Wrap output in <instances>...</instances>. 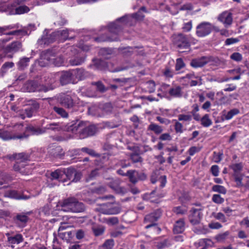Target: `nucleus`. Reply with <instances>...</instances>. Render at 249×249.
<instances>
[{
    "instance_id": "9d476101",
    "label": "nucleus",
    "mask_w": 249,
    "mask_h": 249,
    "mask_svg": "<svg viewBox=\"0 0 249 249\" xmlns=\"http://www.w3.org/2000/svg\"><path fill=\"white\" fill-rule=\"evenodd\" d=\"M217 19L218 21L223 24L225 28H228L232 23V14L229 11H225L220 14Z\"/></svg>"
},
{
    "instance_id": "3c124183",
    "label": "nucleus",
    "mask_w": 249,
    "mask_h": 249,
    "mask_svg": "<svg viewBox=\"0 0 249 249\" xmlns=\"http://www.w3.org/2000/svg\"><path fill=\"white\" fill-rule=\"evenodd\" d=\"M173 211L178 214H183L187 212V209L185 206H178L175 207Z\"/></svg>"
},
{
    "instance_id": "49530a36",
    "label": "nucleus",
    "mask_w": 249,
    "mask_h": 249,
    "mask_svg": "<svg viewBox=\"0 0 249 249\" xmlns=\"http://www.w3.org/2000/svg\"><path fill=\"white\" fill-rule=\"evenodd\" d=\"M213 215L214 218L220 220L222 222L225 223L227 221L225 215L222 213H213Z\"/></svg>"
},
{
    "instance_id": "473e14b6",
    "label": "nucleus",
    "mask_w": 249,
    "mask_h": 249,
    "mask_svg": "<svg viewBox=\"0 0 249 249\" xmlns=\"http://www.w3.org/2000/svg\"><path fill=\"white\" fill-rule=\"evenodd\" d=\"M29 61L30 58L28 57H23L22 58H21L18 63V69H24L26 67L28 66Z\"/></svg>"
},
{
    "instance_id": "13d9d810",
    "label": "nucleus",
    "mask_w": 249,
    "mask_h": 249,
    "mask_svg": "<svg viewBox=\"0 0 249 249\" xmlns=\"http://www.w3.org/2000/svg\"><path fill=\"white\" fill-rule=\"evenodd\" d=\"M146 87L150 93H152L155 90L156 84L153 81H150L146 83Z\"/></svg>"
},
{
    "instance_id": "ddd939ff",
    "label": "nucleus",
    "mask_w": 249,
    "mask_h": 249,
    "mask_svg": "<svg viewBox=\"0 0 249 249\" xmlns=\"http://www.w3.org/2000/svg\"><path fill=\"white\" fill-rule=\"evenodd\" d=\"M56 77L59 79L60 82L62 85H65L70 83L73 78L71 71H62L55 74Z\"/></svg>"
},
{
    "instance_id": "f704fd0d",
    "label": "nucleus",
    "mask_w": 249,
    "mask_h": 249,
    "mask_svg": "<svg viewBox=\"0 0 249 249\" xmlns=\"http://www.w3.org/2000/svg\"><path fill=\"white\" fill-rule=\"evenodd\" d=\"M105 30H106V32H105V34H104L102 36H100L99 37H94L93 38L94 41H95V42H98V43H101V42H103L107 41L108 38V35H107L108 29V28H106Z\"/></svg>"
},
{
    "instance_id": "2eb2a0df",
    "label": "nucleus",
    "mask_w": 249,
    "mask_h": 249,
    "mask_svg": "<svg viewBox=\"0 0 249 249\" xmlns=\"http://www.w3.org/2000/svg\"><path fill=\"white\" fill-rule=\"evenodd\" d=\"M202 216L200 209L193 208L190 211L189 219L193 225H196L199 223Z\"/></svg>"
},
{
    "instance_id": "393cba45",
    "label": "nucleus",
    "mask_w": 249,
    "mask_h": 249,
    "mask_svg": "<svg viewBox=\"0 0 249 249\" xmlns=\"http://www.w3.org/2000/svg\"><path fill=\"white\" fill-rule=\"evenodd\" d=\"M239 113V110L237 108H233L228 112L224 110L222 112V117L226 120L231 119L234 116L237 115Z\"/></svg>"
},
{
    "instance_id": "7ed1b4c3",
    "label": "nucleus",
    "mask_w": 249,
    "mask_h": 249,
    "mask_svg": "<svg viewBox=\"0 0 249 249\" xmlns=\"http://www.w3.org/2000/svg\"><path fill=\"white\" fill-rule=\"evenodd\" d=\"M61 210L65 212H71L73 213H80L84 209V205L78 202L74 198H70L65 199L61 205Z\"/></svg>"
},
{
    "instance_id": "f3484780",
    "label": "nucleus",
    "mask_w": 249,
    "mask_h": 249,
    "mask_svg": "<svg viewBox=\"0 0 249 249\" xmlns=\"http://www.w3.org/2000/svg\"><path fill=\"white\" fill-rule=\"evenodd\" d=\"M83 129L80 134V139H84L89 136L94 135L96 131L97 128L94 125H87V124L83 122Z\"/></svg>"
},
{
    "instance_id": "7c9ffc66",
    "label": "nucleus",
    "mask_w": 249,
    "mask_h": 249,
    "mask_svg": "<svg viewBox=\"0 0 249 249\" xmlns=\"http://www.w3.org/2000/svg\"><path fill=\"white\" fill-rule=\"evenodd\" d=\"M30 11V9L28 7L25 5H21L18 7H17L14 11H12L10 14H23L24 13H28Z\"/></svg>"
},
{
    "instance_id": "603ef678",
    "label": "nucleus",
    "mask_w": 249,
    "mask_h": 249,
    "mask_svg": "<svg viewBox=\"0 0 249 249\" xmlns=\"http://www.w3.org/2000/svg\"><path fill=\"white\" fill-rule=\"evenodd\" d=\"M92 85L96 86L97 90L101 92H103L107 89L105 87L104 84L101 81L93 82L92 83Z\"/></svg>"
},
{
    "instance_id": "c9c22d12",
    "label": "nucleus",
    "mask_w": 249,
    "mask_h": 249,
    "mask_svg": "<svg viewBox=\"0 0 249 249\" xmlns=\"http://www.w3.org/2000/svg\"><path fill=\"white\" fill-rule=\"evenodd\" d=\"M28 218L25 214H18L16 216V220L17 223H21L22 225H24L27 222Z\"/></svg>"
},
{
    "instance_id": "de8ad7c7",
    "label": "nucleus",
    "mask_w": 249,
    "mask_h": 249,
    "mask_svg": "<svg viewBox=\"0 0 249 249\" xmlns=\"http://www.w3.org/2000/svg\"><path fill=\"white\" fill-rule=\"evenodd\" d=\"M111 188L117 194L123 195L127 192L126 189L120 186H117L115 187H111Z\"/></svg>"
},
{
    "instance_id": "052dcab7",
    "label": "nucleus",
    "mask_w": 249,
    "mask_h": 249,
    "mask_svg": "<svg viewBox=\"0 0 249 249\" xmlns=\"http://www.w3.org/2000/svg\"><path fill=\"white\" fill-rule=\"evenodd\" d=\"M81 151L84 152H86L89 155L93 156L96 157L98 156V154H96L95 152L91 149L88 148L87 147H83L81 149Z\"/></svg>"
},
{
    "instance_id": "ea45409f",
    "label": "nucleus",
    "mask_w": 249,
    "mask_h": 249,
    "mask_svg": "<svg viewBox=\"0 0 249 249\" xmlns=\"http://www.w3.org/2000/svg\"><path fill=\"white\" fill-rule=\"evenodd\" d=\"M51 175L52 179L59 180L62 178L64 175V172L60 170L57 169L52 172Z\"/></svg>"
},
{
    "instance_id": "4d7b16f0",
    "label": "nucleus",
    "mask_w": 249,
    "mask_h": 249,
    "mask_svg": "<svg viewBox=\"0 0 249 249\" xmlns=\"http://www.w3.org/2000/svg\"><path fill=\"white\" fill-rule=\"evenodd\" d=\"M185 66V65L183 60L180 58H178L176 60V64L175 67L176 71H178L180 70L181 69L184 68Z\"/></svg>"
},
{
    "instance_id": "c756f323",
    "label": "nucleus",
    "mask_w": 249,
    "mask_h": 249,
    "mask_svg": "<svg viewBox=\"0 0 249 249\" xmlns=\"http://www.w3.org/2000/svg\"><path fill=\"white\" fill-rule=\"evenodd\" d=\"M92 231L95 236L102 235L105 230L103 226L95 225L92 227Z\"/></svg>"
},
{
    "instance_id": "72a5a7b5",
    "label": "nucleus",
    "mask_w": 249,
    "mask_h": 249,
    "mask_svg": "<svg viewBox=\"0 0 249 249\" xmlns=\"http://www.w3.org/2000/svg\"><path fill=\"white\" fill-rule=\"evenodd\" d=\"M148 129L153 131L156 134H159L163 131L161 126L153 123L151 124L148 126Z\"/></svg>"
},
{
    "instance_id": "a19ab883",
    "label": "nucleus",
    "mask_w": 249,
    "mask_h": 249,
    "mask_svg": "<svg viewBox=\"0 0 249 249\" xmlns=\"http://www.w3.org/2000/svg\"><path fill=\"white\" fill-rule=\"evenodd\" d=\"M233 176L234 178V181L236 182V186L239 188L243 187L244 183L242 182V180H243L244 178H243L242 176L238 174H233Z\"/></svg>"
},
{
    "instance_id": "e433bc0d",
    "label": "nucleus",
    "mask_w": 249,
    "mask_h": 249,
    "mask_svg": "<svg viewBox=\"0 0 249 249\" xmlns=\"http://www.w3.org/2000/svg\"><path fill=\"white\" fill-rule=\"evenodd\" d=\"M121 211V207L118 203L110 205V214H116Z\"/></svg>"
},
{
    "instance_id": "f8f14e48",
    "label": "nucleus",
    "mask_w": 249,
    "mask_h": 249,
    "mask_svg": "<svg viewBox=\"0 0 249 249\" xmlns=\"http://www.w3.org/2000/svg\"><path fill=\"white\" fill-rule=\"evenodd\" d=\"M126 176H127L129 181L134 184L137 182L139 180H144L146 178V175L143 173H140L134 170L127 171Z\"/></svg>"
},
{
    "instance_id": "a211bd4d",
    "label": "nucleus",
    "mask_w": 249,
    "mask_h": 249,
    "mask_svg": "<svg viewBox=\"0 0 249 249\" xmlns=\"http://www.w3.org/2000/svg\"><path fill=\"white\" fill-rule=\"evenodd\" d=\"M51 55V52L48 51L45 54L44 59H47L49 62L53 63L55 66L59 67L62 65L64 62V58L61 56H58L56 58L54 56Z\"/></svg>"
},
{
    "instance_id": "bf43d9fd",
    "label": "nucleus",
    "mask_w": 249,
    "mask_h": 249,
    "mask_svg": "<svg viewBox=\"0 0 249 249\" xmlns=\"http://www.w3.org/2000/svg\"><path fill=\"white\" fill-rule=\"evenodd\" d=\"M213 201L217 204L222 203L224 199L219 195L214 194L212 197Z\"/></svg>"
},
{
    "instance_id": "c85d7f7f",
    "label": "nucleus",
    "mask_w": 249,
    "mask_h": 249,
    "mask_svg": "<svg viewBox=\"0 0 249 249\" xmlns=\"http://www.w3.org/2000/svg\"><path fill=\"white\" fill-rule=\"evenodd\" d=\"M23 241V236L20 234H17L14 236H8V241L11 244H18Z\"/></svg>"
},
{
    "instance_id": "774afa93",
    "label": "nucleus",
    "mask_w": 249,
    "mask_h": 249,
    "mask_svg": "<svg viewBox=\"0 0 249 249\" xmlns=\"http://www.w3.org/2000/svg\"><path fill=\"white\" fill-rule=\"evenodd\" d=\"M131 159L133 162H141L142 159L139 154H133L131 156Z\"/></svg>"
},
{
    "instance_id": "9b49d317",
    "label": "nucleus",
    "mask_w": 249,
    "mask_h": 249,
    "mask_svg": "<svg viewBox=\"0 0 249 249\" xmlns=\"http://www.w3.org/2000/svg\"><path fill=\"white\" fill-rule=\"evenodd\" d=\"M74 55L73 58L69 60L71 65L77 66L82 64L85 61V58L80 54L78 53L77 49L74 47H70L69 49Z\"/></svg>"
},
{
    "instance_id": "bb28decb",
    "label": "nucleus",
    "mask_w": 249,
    "mask_h": 249,
    "mask_svg": "<svg viewBox=\"0 0 249 249\" xmlns=\"http://www.w3.org/2000/svg\"><path fill=\"white\" fill-rule=\"evenodd\" d=\"M169 94L172 97L180 98L182 97L183 94L182 88L178 86L172 88L169 90Z\"/></svg>"
},
{
    "instance_id": "864d4df0",
    "label": "nucleus",
    "mask_w": 249,
    "mask_h": 249,
    "mask_svg": "<svg viewBox=\"0 0 249 249\" xmlns=\"http://www.w3.org/2000/svg\"><path fill=\"white\" fill-rule=\"evenodd\" d=\"M202 79L199 76H196V77H194V79H192L190 85L191 86H196V85H202Z\"/></svg>"
},
{
    "instance_id": "b1692460",
    "label": "nucleus",
    "mask_w": 249,
    "mask_h": 249,
    "mask_svg": "<svg viewBox=\"0 0 249 249\" xmlns=\"http://www.w3.org/2000/svg\"><path fill=\"white\" fill-rule=\"evenodd\" d=\"M73 77L78 80H83L88 76V72L83 69H76L71 71Z\"/></svg>"
},
{
    "instance_id": "4468645a",
    "label": "nucleus",
    "mask_w": 249,
    "mask_h": 249,
    "mask_svg": "<svg viewBox=\"0 0 249 249\" xmlns=\"http://www.w3.org/2000/svg\"><path fill=\"white\" fill-rule=\"evenodd\" d=\"M22 89L24 91L27 92H35L36 91L43 90L45 92L47 91L49 89L46 87H44L43 89L38 86L36 82L28 81L26 82L22 87Z\"/></svg>"
},
{
    "instance_id": "a18cd8bd",
    "label": "nucleus",
    "mask_w": 249,
    "mask_h": 249,
    "mask_svg": "<svg viewBox=\"0 0 249 249\" xmlns=\"http://www.w3.org/2000/svg\"><path fill=\"white\" fill-rule=\"evenodd\" d=\"M230 168L233 170V174H238V173L242 170L243 165L241 163H234L231 165Z\"/></svg>"
},
{
    "instance_id": "a878e982",
    "label": "nucleus",
    "mask_w": 249,
    "mask_h": 249,
    "mask_svg": "<svg viewBox=\"0 0 249 249\" xmlns=\"http://www.w3.org/2000/svg\"><path fill=\"white\" fill-rule=\"evenodd\" d=\"M177 46L180 48H187L190 46L189 42L185 36L179 35L178 36Z\"/></svg>"
},
{
    "instance_id": "1a4fd4ad",
    "label": "nucleus",
    "mask_w": 249,
    "mask_h": 249,
    "mask_svg": "<svg viewBox=\"0 0 249 249\" xmlns=\"http://www.w3.org/2000/svg\"><path fill=\"white\" fill-rule=\"evenodd\" d=\"M83 122L72 121L67 124H65L64 131L71 132L75 134H78L80 139V134L83 129Z\"/></svg>"
},
{
    "instance_id": "4be33fe9",
    "label": "nucleus",
    "mask_w": 249,
    "mask_h": 249,
    "mask_svg": "<svg viewBox=\"0 0 249 249\" xmlns=\"http://www.w3.org/2000/svg\"><path fill=\"white\" fill-rule=\"evenodd\" d=\"M160 217V214L159 213L156 212L153 213L149 214L146 215L144 218V220L146 222H150L152 223H154L156 221L158 218ZM156 225L154 223H152L148 225H147L145 228L146 229H148L151 227H155Z\"/></svg>"
},
{
    "instance_id": "f257e3e1",
    "label": "nucleus",
    "mask_w": 249,
    "mask_h": 249,
    "mask_svg": "<svg viewBox=\"0 0 249 249\" xmlns=\"http://www.w3.org/2000/svg\"><path fill=\"white\" fill-rule=\"evenodd\" d=\"M10 160H15L16 162L13 166L14 170L16 172H18L22 175H27L29 171L26 170L25 167L27 165V161L30 160V155L26 153H20L18 154H14L9 157Z\"/></svg>"
},
{
    "instance_id": "58836bf2",
    "label": "nucleus",
    "mask_w": 249,
    "mask_h": 249,
    "mask_svg": "<svg viewBox=\"0 0 249 249\" xmlns=\"http://www.w3.org/2000/svg\"><path fill=\"white\" fill-rule=\"evenodd\" d=\"M14 63L12 62H7L4 63L1 68V72L2 73H5L9 69L12 68L14 66Z\"/></svg>"
},
{
    "instance_id": "cd10ccee",
    "label": "nucleus",
    "mask_w": 249,
    "mask_h": 249,
    "mask_svg": "<svg viewBox=\"0 0 249 249\" xmlns=\"http://www.w3.org/2000/svg\"><path fill=\"white\" fill-rule=\"evenodd\" d=\"M185 229V223L183 219L178 220L175 224L173 231L175 233L182 232Z\"/></svg>"
},
{
    "instance_id": "09e8293b",
    "label": "nucleus",
    "mask_w": 249,
    "mask_h": 249,
    "mask_svg": "<svg viewBox=\"0 0 249 249\" xmlns=\"http://www.w3.org/2000/svg\"><path fill=\"white\" fill-rule=\"evenodd\" d=\"M192 115L190 114H181L178 115V119L180 121L189 122L192 120Z\"/></svg>"
},
{
    "instance_id": "6e6552de",
    "label": "nucleus",
    "mask_w": 249,
    "mask_h": 249,
    "mask_svg": "<svg viewBox=\"0 0 249 249\" xmlns=\"http://www.w3.org/2000/svg\"><path fill=\"white\" fill-rule=\"evenodd\" d=\"M213 24L209 22H202L196 27V34L198 37L206 36L213 31Z\"/></svg>"
},
{
    "instance_id": "20e7f679",
    "label": "nucleus",
    "mask_w": 249,
    "mask_h": 249,
    "mask_svg": "<svg viewBox=\"0 0 249 249\" xmlns=\"http://www.w3.org/2000/svg\"><path fill=\"white\" fill-rule=\"evenodd\" d=\"M100 58L94 60V67L100 71H104L107 68L109 58V51L107 49H102L99 52Z\"/></svg>"
},
{
    "instance_id": "4c0bfd02",
    "label": "nucleus",
    "mask_w": 249,
    "mask_h": 249,
    "mask_svg": "<svg viewBox=\"0 0 249 249\" xmlns=\"http://www.w3.org/2000/svg\"><path fill=\"white\" fill-rule=\"evenodd\" d=\"M53 110L58 115H59L61 117L68 118V113L63 108L54 107H53Z\"/></svg>"
},
{
    "instance_id": "79ce46f5",
    "label": "nucleus",
    "mask_w": 249,
    "mask_h": 249,
    "mask_svg": "<svg viewBox=\"0 0 249 249\" xmlns=\"http://www.w3.org/2000/svg\"><path fill=\"white\" fill-rule=\"evenodd\" d=\"M99 212L103 214H108L109 212V207L107 203L101 204L97 208Z\"/></svg>"
},
{
    "instance_id": "6e6d98bb",
    "label": "nucleus",
    "mask_w": 249,
    "mask_h": 249,
    "mask_svg": "<svg viewBox=\"0 0 249 249\" xmlns=\"http://www.w3.org/2000/svg\"><path fill=\"white\" fill-rule=\"evenodd\" d=\"M40 213L42 214L45 216L50 215L51 213V210L49 205L47 204L42 208V209L40 210Z\"/></svg>"
},
{
    "instance_id": "f03ea898",
    "label": "nucleus",
    "mask_w": 249,
    "mask_h": 249,
    "mask_svg": "<svg viewBox=\"0 0 249 249\" xmlns=\"http://www.w3.org/2000/svg\"><path fill=\"white\" fill-rule=\"evenodd\" d=\"M65 124L62 123H51L46 124V125L42 128H36L34 126H29L26 128L28 131H31L34 135H39L44 133L47 130H51L53 132H59L60 131H64Z\"/></svg>"
},
{
    "instance_id": "c03bdc74",
    "label": "nucleus",
    "mask_w": 249,
    "mask_h": 249,
    "mask_svg": "<svg viewBox=\"0 0 249 249\" xmlns=\"http://www.w3.org/2000/svg\"><path fill=\"white\" fill-rule=\"evenodd\" d=\"M212 190L213 192H218L222 194H225L227 192L226 188L224 186L219 185H213Z\"/></svg>"
},
{
    "instance_id": "37998d69",
    "label": "nucleus",
    "mask_w": 249,
    "mask_h": 249,
    "mask_svg": "<svg viewBox=\"0 0 249 249\" xmlns=\"http://www.w3.org/2000/svg\"><path fill=\"white\" fill-rule=\"evenodd\" d=\"M230 234V232L226 231L224 233L218 234L215 237V239L219 242H224Z\"/></svg>"
},
{
    "instance_id": "5fc2aeb1",
    "label": "nucleus",
    "mask_w": 249,
    "mask_h": 249,
    "mask_svg": "<svg viewBox=\"0 0 249 249\" xmlns=\"http://www.w3.org/2000/svg\"><path fill=\"white\" fill-rule=\"evenodd\" d=\"M76 170L73 168H68L66 171H63L64 174H65L66 176L69 179H72L74 174Z\"/></svg>"
},
{
    "instance_id": "2f4dec72",
    "label": "nucleus",
    "mask_w": 249,
    "mask_h": 249,
    "mask_svg": "<svg viewBox=\"0 0 249 249\" xmlns=\"http://www.w3.org/2000/svg\"><path fill=\"white\" fill-rule=\"evenodd\" d=\"M200 121L201 124L204 127H209L212 124V121L210 119L208 114H205L204 116H203V117L201 118Z\"/></svg>"
},
{
    "instance_id": "8fccbe9b",
    "label": "nucleus",
    "mask_w": 249,
    "mask_h": 249,
    "mask_svg": "<svg viewBox=\"0 0 249 249\" xmlns=\"http://www.w3.org/2000/svg\"><path fill=\"white\" fill-rule=\"evenodd\" d=\"M75 234V231H67L64 232H61L59 233V236L62 238H66L69 239L71 238Z\"/></svg>"
},
{
    "instance_id": "5701e85b",
    "label": "nucleus",
    "mask_w": 249,
    "mask_h": 249,
    "mask_svg": "<svg viewBox=\"0 0 249 249\" xmlns=\"http://www.w3.org/2000/svg\"><path fill=\"white\" fill-rule=\"evenodd\" d=\"M210 61V59L207 57H202L200 58L192 60L191 65L194 68L201 67Z\"/></svg>"
},
{
    "instance_id": "aec40b11",
    "label": "nucleus",
    "mask_w": 249,
    "mask_h": 249,
    "mask_svg": "<svg viewBox=\"0 0 249 249\" xmlns=\"http://www.w3.org/2000/svg\"><path fill=\"white\" fill-rule=\"evenodd\" d=\"M39 108V105L35 104L33 107H28L24 110L20 111L18 113V116L22 119H24L26 117L30 118L33 116L35 109Z\"/></svg>"
},
{
    "instance_id": "338daca9",
    "label": "nucleus",
    "mask_w": 249,
    "mask_h": 249,
    "mask_svg": "<svg viewBox=\"0 0 249 249\" xmlns=\"http://www.w3.org/2000/svg\"><path fill=\"white\" fill-rule=\"evenodd\" d=\"M211 171L212 175L214 177H217L219 175V167L217 165H213L211 168Z\"/></svg>"
},
{
    "instance_id": "0e129e2a",
    "label": "nucleus",
    "mask_w": 249,
    "mask_h": 249,
    "mask_svg": "<svg viewBox=\"0 0 249 249\" xmlns=\"http://www.w3.org/2000/svg\"><path fill=\"white\" fill-rule=\"evenodd\" d=\"M209 241L210 240L207 239H201L198 240L196 244L198 245V246L202 247L201 249H205L207 248V242Z\"/></svg>"
},
{
    "instance_id": "412c9836",
    "label": "nucleus",
    "mask_w": 249,
    "mask_h": 249,
    "mask_svg": "<svg viewBox=\"0 0 249 249\" xmlns=\"http://www.w3.org/2000/svg\"><path fill=\"white\" fill-rule=\"evenodd\" d=\"M21 48V43L18 41L13 42L4 48L6 53H15Z\"/></svg>"
},
{
    "instance_id": "e2e57ef3",
    "label": "nucleus",
    "mask_w": 249,
    "mask_h": 249,
    "mask_svg": "<svg viewBox=\"0 0 249 249\" xmlns=\"http://www.w3.org/2000/svg\"><path fill=\"white\" fill-rule=\"evenodd\" d=\"M239 41V39L237 38H229L225 41V45L229 46L233 44L236 43Z\"/></svg>"
},
{
    "instance_id": "680f3d73",
    "label": "nucleus",
    "mask_w": 249,
    "mask_h": 249,
    "mask_svg": "<svg viewBox=\"0 0 249 249\" xmlns=\"http://www.w3.org/2000/svg\"><path fill=\"white\" fill-rule=\"evenodd\" d=\"M230 58L235 61H240L242 59V55L239 53H234L230 56Z\"/></svg>"
},
{
    "instance_id": "423d86ee",
    "label": "nucleus",
    "mask_w": 249,
    "mask_h": 249,
    "mask_svg": "<svg viewBox=\"0 0 249 249\" xmlns=\"http://www.w3.org/2000/svg\"><path fill=\"white\" fill-rule=\"evenodd\" d=\"M144 18L141 11H138L137 13L132 15H127L117 20V22H120L121 25L126 24L129 26L133 25L136 20H142Z\"/></svg>"
},
{
    "instance_id": "69168bd1",
    "label": "nucleus",
    "mask_w": 249,
    "mask_h": 249,
    "mask_svg": "<svg viewBox=\"0 0 249 249\" xmlns=\"http://www.w3.org/2000/svg\"><path fill=\"white\" fill-rule=\"evenodd\" d=\"M163 75L166 78H172L174 75V72L169 68H166L164 71Z\"/></svg>"
},
{
    "instance_id": "39448f33",
    "label": "nucleus",
    "mask_w": 249,
    "mask_h": 249,
    "mask_svg": "<svg viewBox=\"0 0 249 249\" xmlns=\"http://www.w3.org/2000/svg\"><path fill=\"white\" fill-rule=\"evenodd\" d=\"M29 126H28L29 127ZM28 126L24 127L22 124H17L15 125L14 129L16 131V134L12 136H7L3 138L4 140H9L11 139H23L28 138L29 136V133L33 134L31 131H27L26 128Z\"/></svg>"
},
{
    "instance_id": "dca6fc26",
    "label": "nucleus",
    "mask_w": 249,
    "mask_h": 249,
    "mask_svg": "<svg viewBox=\"0 0 249 249\" xmlns=\"http://www.w3.org/2000/svg\"><path fill=\"white\" fill-rule=\"evenodd\" d=\"M75 97L74 94H62L60 97V103L67 108H71L74 105Z\"/></svg>"
},
{
    "instance_id": "0eeeda50",
    "label": "nucleus",
    "mask_w": 249,
    "mask_h": 249,
    "mask_svg": "<svg viewBox=\"0 0 249 249\" xmlns=\"http://www.w3.org/2000/svg\"><path fill=\"white\" fill-rule=\"evenodd\" d=\"M69 31L67 29L62 31H57L50 35V37L46 38L44 37L42 39L44 43H51L53 42L57 38L60 41H65L68 38Z\"/></svg>"
},
{
    "instance_id": "6ab92c4d",
    "label": "nucleus",
    "mask_w": 249,
    "mask_h": 249,
    "mask_svg": "<svg viewBox=\"0 0 249 249\" xmlns=\"http://www.w3.org/2000/svg\"><path fill=\"white\" fill-rule=\"evenodd\" d=\"M4 196L6 197H10L11 198L16 199H29L30 197V196H27L23 194H19L16 190H8L5 192L4 194Z\"/></svg>"
}]
</instances>
